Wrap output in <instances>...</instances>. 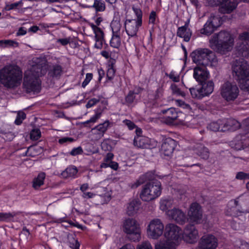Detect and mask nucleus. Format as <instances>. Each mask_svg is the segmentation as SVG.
<instances>
[{"instance_id": "f257e3e1", "label": "nucleus", "mask_w": 249, "mask_h": 249, "mask_svg": "<svg viewBox=\"0 0 249 249\" xmlns=\"http://www.w3.org/2000/svg\"><path fill=\"white\" fill-rule=\"evenodd\" d=\"M51 77L57 76L61 72V68L58 65L50 68L45 58L34 57L30 62L29 67L25 71L23 86L28 92H38L40 90V81L39 77L46 73Z\"/></svg>"}, {"instance_id": "f03ea898", "label": "nucleus", "mask_w": 249, "mask_h": 249, "mask_svg": "<svg viewBox=\"0 0 249 249\" xmlns=\"http://www.w3.org/2000/svg\"><path fill=\"white\" fill-rule=\"evenodd\" d=\"M22 79V70L17 65H7L0 70V82L6 88L18 87Z\"/></svg>"}, {"instance_id": "7ed1b4c3", "label": "nucleus", "mask_w": 249, "mask_h": 249, "mask_svg": "<svg viewBox=\"0 0 249 249\" xmlns=\"http://www.w3.org/2000/svg\"><path fill=\"white\" fill-rule=\"evenodd\" d=\"M211 48L221 53L230 51L233 45V38L230 33L220 32L213 35L209 40Z\"/></svg>"}, {"instance_id": "20e7f679", "label": "nucleus", "mask_w": 249, "mask_h": 249, "mask_svg": "<svg viewBox=\"0 0 249 249\" xmlns=\"http://www.w3.org/2000/svg\"><path fill=\"white\" fill-rule=\"evenodd\" d=\"M232 72L241 89L249 91V66L247 62L235 61L232 65Z\"/></svg>"}, {"instance_id": "39448f33", "label": "nucleus", "mask_w": 249, "mask_h": 249, "mask_svg": "<svg viewBox=\"0 0 249 249\" xmlns=\"http://www.w3.org/2000/svg\"><path fill=\"white\" fill-rule=\"evenodd\" d=\"M161 184L159 181H151L145 184L141 191L140 197L144 201L153 200L160 196Z\"/></svg>"}, {"instance_id": "423d86ee", "label": "nucleus", "mask_w": 249, "mask_h": 249, "mask_svg": "<svg viewBox=\"0 0 249 249\" xmlns=\"http://www.w3.org/2000/svg\"><path fill=\"white\" fill-rule=\"evenodd\" d=\"M191 56L194 63L202 66H212L216 62L213 53L206 49L194 51Z\"/></svg>"}, {"instance_id": "0eeeda50", "label": "nucleus", "mask_w": 249, "mask_h": 249, "mask_svg": "<svg viewBox=\"0 0 249 249\" xmlns=\"http://www.w3.org/2000/svg\"><path fill=\"white\" fill-rule=\"evenodd\" d=\"M111 191L108 187H98L95 192H87L82 194V196L85 199L93 198L97 196L98 201L96 204H104L107 203L111 199Z\"/></svg>"}, {"instance_id": "6e6552de", "label": "nucleus", "mask_w": 249, "mask_h": 249, "mask_svg": "<svg viewBox=\"0 0 249 249\" xmlns=\"http://www.w3.org/2000/svg\"><path fill=\"white\" fill-rule=\"evenodd\" d=\"M164 229V224L160 219L154 218L147 225V236L149 239L157 240L163 234Z\"/></svg>"}, {"instance_id": "1a4fd4ad", "label": "nucleus", "mask_w": 249, "mask_h": 249, "mask_svg": "<svg viewBox=\"0 0 249 249\" xmlns=\"http://www.w3.org/2000/svg\"><path fill=\"white\" fill-rule=\"evenodd\" d=\"M124 231L129 235L133 241H138L141 238V229L137 221L133 218L125 219L123 224Z\"/></svg>"}, {"instance_id": "9d476101", "label": "nucleus", "mask_w": 249, "mask_h": 249, "mask_svg": "<svg viewBox=\"0 0 249 249\" xmlns=\"http://www.w3.org/2000/svg\"><path fill=\"white\" fill-rule=\"evenodd\" d=\"M220 92L224 100L230 102L235 100L238 97L239 89L235 83L227 81L221 86Z\"/></svg>"}, {"instance_id": "9b49d317", "label": "nucleus", "mask_w": 249, "mask_h": 249, "mask_svg": "<svg viewBox=\"0 0 249 249\" xmlns=\"http://www.w3.org/2000/svg\"><path fill=\"white\" fill-rule=\"evenodd\" d=\"M164 238L178 246L181 240L182 229L173 223L165 225L163 233Z\"/></svg>"}, {"instance_id": "f8f14e48", "label": "nucleus", "mask_w": 249, "mask_h": 249, "mask_svg": "<svg viewBox=\"0 0 249 249\" xmlns=\"http://www.w3.org/2000/svg\"><path fill=\"white\" fill-rule=\"evenodd\" d=\"M187 221L191 225H198L202 223L203 211L198 203L194 202L190 206L187 212Z\"/></svg>"}, {"instance_id": "ddd939ff", "label": "nucleus", "mask_w": 249, "mask_h": 249, "mask_svg": "<svg viewBox=\"0 0 249 249\" xmlns=\"http://www.w3.org/2000/svg\"><path fill=\"white\" fill-rule=\"evenodd\" d=\"M217 246V238L212 233H207L200 237L195 249H216Z\"/></svg>"}, {"instance_id": "4468645a", "label": "nucleus", "mask_w": 249, "mask_h": 249, "mask_svg": "<svg viewBox=\"0 0 249 249\" xmlns=\"http://www.w3.org/2000/svg\"><path fill=\"white\" fill-rule=\"evenodd\" d=\"M212 6L219 5V11L222 13H230L234 10L237 2L234 0H206Z\"/></svg>"}, {"instance_id": "2eb2a0df", "label": "nucleus", "mask_w": 249, "mask_h": 249, "mask_svg": "<svg viewBox=\"0 0 249 249\" xmlns=\"http://www.w3.org/2000/svg\"><path fill=\"white\" fill-rule=\"evenodd\" d=\"M195 225H187L182 232L181 238L187 243L194 244L199 239V231Z\"/></svg>"}, {"instance_id": "dca6fc26", "label": "nucleus", "mask_w": 249, "mask_h": 249, "mask_svg": "<svg viewBox=\"0 0 249 249\" xmlns=\"http://www.w3.org/2000/svg\"><path fill=\"white\" fill-rule=\"evenodd\" d=\"M142 23L133 19H125L124 21V27L128 36H136L140 27L142 25Z\"/></svg>"}, {"instance_id": "f3484780", "label": "nucleus", "mask_w": 249, "mask_h": 249, "mask_svg": "<svg viewBox=\"0 0 249 249\" xmlns=\"http://www.w3.org/2000/svg\"><path fill=\"white\" fill-rule=\"evenodd\" d=\"M247 212L246 211L240 209L238 202L236 199L230 200L225 210V213L227 215L233 217L242 216Z\"/></svg>"}, {"instance_id": "a211bd4d", "label": "nucleus", "mask_w": 249, "mask_h": 249, "mask_svg": "<svg viewBox=\"0 0 249 249\" xmlns=\"http://www.w3.org/2000/svg\"><path fill=\"white\" fill-rule=\"evenodd\" d=\"M167 215L169 219L180 225H183L186 222L185 213L178 208H175L168 210L167 212Z\"/></svg>"}, {"instance_id": "6ab92c4d", "label": "nucleus", "mask_w": 249, "mask_h": 249, "mask_svg": "<svg viewBox=\"0 0 249 249\" xmlns=\"http://www.w3.org/2000/svg\"><path fill=\"white\" fill-rule=\"evenodd\" d=\"M89 26L94 34V40L95 41L94 47L100 49L102 48L105 42L104 31L102 29L97 25H95L93 23H90Z\"/></svg>"}, {"instance_id": "aec40b11", "label": "nucleus", "mask_w": 249, "mask_h": 249, "mask_svg": "<svg viewBox=\"0 0 249 249\" xmlns=\"http://www.w3.org/2000/svg\"><path fill=\"white\" fill-rule=\"evenodd\" d=\"M157 142L145 136H136L134 138L135 146L142 148H151L156 146Z\"/></svg>"}, {"instance_id": "412c9836", "label": "nucleus", "mask_w": 249, "mask_h": 249, "mask_svg": "<svg viewBox=\"0 0 249 249\" xmlns=\"http://www.w3.org/2000/svg\"><path fill=\"white\" fill-rule=\"evenodd\" d=\"M239 39L242 43V45L239 47V50L242 53L243 55H249V32H244L240 34Z\"/></svg>"}, {"instance_id": "4be33fe9", "label": "nucleus", "mask_w": 249, "mask_h": 249, "mask_svg": "<svg viewBox=\"0 0 249 249\" xmlns=\"http://www.w3.org/2000/svg\"><path fill=\"white\" fill-rule=\"evenodd\" d=\"M206 66H197L194 68L193 76L197 81L202 82L209 78V73L207 71Z\"/></svg>"}, {"instance_id": "5701e85b", "label": "nucleus", "mask_w": 249, "mask_h": 249, "mask_svg": "<svg viewBox=\"0 0 249 249\" xmlns=\"http://www.w3.org/2000/svg\"><path fill=\"white\" fill-rule=\"evenodd\" d=\"M141 203L138 199L131 200L126 206V213L129 215H133L136 214L141 209Z\"/></svg>"}, {"instance_id": "b1692460", "label": "nucleus", "mask_w": 249, "mask_h": 249, "mask_svg": "<svg viewBox=\"0 0 249 249\" xmlns=\"http://www.w3.org/2000/svg\"><path fill=\"white\" fill-rule=\"evenodd\" d=\"M223 123L224 124V128H222L223 131H234L241 126L239 122L233 119H223Z\"/></svg>"}, {"instance_id": "393cba45", "label": "nucleus", "mask_w": 249, "mask_h": 249, "mask_svg": "<svg viewBox=\"0 0 249 249\" xmlns=\"http://www.w3.org/2000/svg\"><path fill=\"white\" fill-rule=\"evenodd\" d=\"M177 246L175 244L164 238L155 243L154 249H176Z\"/></svg>"}, {"instance_id": "a878e982", "label": "nucleus", "mask_w": 249, "mask_h": 249, "mask_svg": "<svg viewBox=\"0 0 249 249\" xmlns=\"http://www.w3.org/2000/svg\"><path fill=\"white\" fill-rule=\"evenodd\" d=\"M174 141L171 139H167L161 145V151L165 156H170L174 150Z\"/></svg>"}, {"instance_id": "bb28decb", "label": "nucleus", "mask_w": 249, "mask_h": 249, "mask_svg": "<svg viewBox=\"0 0 249 249\" xmlns=\"http://www.w3.org/2000/svg\"><path fill=\"white\" fill-rule=\"evenodd\" d=\"M178 111L175 108H170L163 111V113L165 114L164 122L167 124H172L177 119Z\"/></svg>"}, {"instance_id": "cd10ccee", "label": "nucleus", "mask_w": 249, "mask_h": 249, "mask_svg": "<svg viewBox=\"0 0 249 249\" xmlns=\"http://www.w3.org/2000/svg\"><path fill=\"white\" fill-rule=\"evenodd\" d=\"M192 31L189 28L181 26L178 29L177 36L179 37L183 38L186 42H188L192 36Z\"/></svg>"}, {"instance_id": "c85d7f7f", "label": "nucleus", "mask_w": 249, "mask_h": 249, "mask_svg": "<svg viewBox=\"0 0 249 249\" xmlns=\"http://www.w3.org/2000/svg\"><path fill=\"white\" fill-rule=\"evenodd\" d=\"M174 204L173 199L169 197H162L160 201V209L166 212L167 213V212L169 210V209Z\"/></svg>"}, {"instance_id": "c756f323", "label": "nucleus", "mask_w": 249, "mask_h": 249, "mask_svg": "<svg viewBox=\"0 0 249 249\" xmlns=\"http://www.w3.org/2000/svg\"><path fill=\"white\" fill-rule=\"evenodd\" d=\"M110 27L113 35H122L124 33V29L119 19H114L111 22Z\"/></svg>"}, {"instance_id": "7c9ffc66", "label": "nucleus", "mask_w": 249, "mask_h": 249, "mask_svg": "<svg viewBox=\"0 0 249 249\" xmlns=\"http://www.w3.org/2000/svg\"><path fill=\"white\" fill-rule=\"evenodd\" d=\"M78 170L77 168L74 166L68 167L64 171L61 175L64 178H76L77 176Z\"/></svg>"}, {"instance_id": "2f4dec72", "label": "nucleus", "mask_w": 249, "mask_h": 249, "mask_svg": "<svg viewBox=\"0 0 249 249\" xmlns=\"http://www.w3.org/2000/svg\"><path fill=\"white\" fill-rule=\"evenodd\" d=\"M245 136L237 137L231 143V145L235 149L240 150L244 148L246 144L245 143Z\"/></svg>"}, {"instance_id": "473e14b6", "label": "nucleus", "mask_w": 249, "mask_h": 249, "mask_svg": "<svg viewBox=\"0 0 249 249\" xmlns=\"http://www.w3.org/2000/svg\"><path fill=\"white\" fill-rule=\"evenodd\" d=\"M200 87L204 97L213 92L214 89V83L212 81H208L203 83Z\"/></svg>"}, {"instance_id": "72a5a7b5", "label": "nucleus", "mask_w": 249, "mask_h": 249, "mask_svg": "<svg viewBox=\"0 0 249 249\" xmlns=\"http://www.w3.org/2000/svg\"><path fill=\"white\" fill-rule=\"evenodd\" d=\"M193 151L202 159H206L209 157V153L208 149L202 144H197Z\"/></svg>"}, {"instance_id": "f704fd0d", "label": "nucleus", "mask_w": 249, "mask_h": 249, "mask_svg": "<svg viewBox=\"0 0 249 249\" xmlns=\"http://www.w3.org/2000/svg\"><path fill=\"white\" fill-rule=\"evenodd\" d=\"M109 124L110 122L109 121L107 120L105 121L103 123L100 124L96 126L95 127L92 128V130L97 131L98 134L103 136L104 134L109 127Z\"/></svg>"}, {"instance_id": "c9c22d12", "label": "nucleus", "mask_w": 249, "mask_h": 249, "mask_svg": "<svg viewBox=\"0 0 249 249\" xmlns=\"http://www.w3.org/2000/svg\"><path fill=\"white\" fill-rule=\"evenodd\" d=\"M25 0H20L14 3H6L5 9L7 11L19 10L23 5Z\"/></svg>"}, {"instance_id": "e433bc0d", "label": "nucleus", "mask_w": 249, "mask_h": 249, "mask_svg": "<svg viewBox=\"0 0 249 249\" xmlns=\"http://www.w3.org/2000/svg\"><path fill=\"white\" fill-rule=\"evenodd\" d=\"M208 22L216 29L222 24L221 18L217 14H212L208 18Z\"/></svg>"}, {"instance_id": "4c0bfd02", "label": "nucleus", "mask_w": 249, "mask_h": 249, "mask_svg": "<svg viewBox=\"0 0 249 249\" xmlns=\"http://www.w3.org/2000/svg\"><path fill=\"white\" fill-rule=\"evenodd\" d=\"M45 178V174L43 172L40 173L37 177L35 178L33 181V187L35 189H38L44 184Z\"/></svg>"}, {"instance_id": "58836bf2", "label": "nucleus", "mask_w": 249, "mask_h": 249, "mask_svg": "<svg viewBox=\"0 0 249 249\" xmlns=\"http://www.w3.org/2000/svg\"><path fill=\"white\" fill-rule=\"evenodd\" d=\"M216 28L213 27L211 24L207 21L204 25L203 27L200 30L201 34L209 36L212 34Z\"/></svg>"}, {"instance_id": "ea45409f", "label": "nucleus", "mask_w": 249, "mask_h": 249, "mask_svg": "<svg viewBox=\"0 0 249 249\" xmlns=\"http://www.w3.org/2000/svg\"><path fill=\"white\" fill-rule=\"evenodd\" d=\"M209 128L213 131H222V128H224L223 120H218L217 122H214L210 123L208 126Z\"/></svg>"}, {"instance_id": "a19ab883", "label": "nucleus", "mask_w": 249, "mask_h": 249, "mask_svg": "<svg viewBox=\"0 0 249 249\" xmlns=\"http://www.w3.org/2000/svg\"><path fill=\"white\" fill-rule=\"evenodd\" d=\"M18 46V43L13 40H0V47L2 48L16 47Z\"/></svg>"}, {"instance_id": "79ce46f5", "label": "nucleus", "mask_w": 249, "mask_h": 249, "mask_svg": "<svg viewBox=\"0 0 249 249\" xmlns=\"http://www.w3.org/2000/svg\"><path fill=\"white\" fill-rule=\"evenodd\" d=\"M122 35H113L110 41L111 46L114 48H118L121 45V36Z\"/></svg>"}, {"instance_id": "37998d69", "label": "nucleus", "mask_w": 249, "mask_h": 249, "mask_svg": "<svg viewBox=\"0 0 249 249\" xmlns=\"http://www.w3.org/2000/svg\"><path fill=\"white\" fill-rule=\"evenodd\" d=\"M190 91L193 98L201 99L204 97L200 87L190 88Z\"/></svg>"}, {"instance_id": "c03bdc74", "label": "nucleus", "mask_w": 249, "mask_h": 249, "mask_svg": "<svg viewBox=\"0 0 249 249\" xmlns=\"http://www.w3.org/2000/svg\"><path fill=\"white\" fill-rule=\"evenodd\" d=\"M15 215V213H0V221H10L13 219Z\"/></svg>"}, {"instance_id": "a18cd8bd", "label": "nucleus", "mask_w": 249, "mask_h": 249, "mask_svg": "<svg viewBox=\"0 0 249 249\" xmlns=\"http://www.w3.org/2000/svg\"><path fill=\"white\" fill-rule=\"evenodd\" d=\"M95 114L93 115L89 120L84 122L83 124H88L89 123L94 124L102 116V112L98 110L95 111Z\"/></svg>"}, {"instance_id": "49530a36", "label": "nucleus", "mask_w": 249, "mask_h": 249, "mask_svg": "<svg viewBox=\"0 0 249 249\" xmlns=\"http://www.w3.org/2000/svg\"><path fill=\"white\" fill-rule=\"evenodd\" d=\"M132 9L134 14L136 17V18H135L134 19L142 22V12L141 9L138 6H136L135 5L132 6Z\"/></svg>"}, {"instance_id": "de8ad7c7", "label": "nucleus", "mask_w": 249, "mask_h": 249, "mask_svg": "<svg viewBox=\"0 0 249 249\" xmlns=\"http://www.w3.org/2000/svg\"><path fill=\"white\" fill-rule=\"evenodd\" d=\"M234 247L235 249H249V244L245 241L239 240L236 241Z\"/></svg>"}, {"instance_id": "09e8293b", "label": "nucleus", "mask_w": 249, "mask_h": 249, "mask_svg": "<svg viewBox=\"0 0 249 249\" xmlns=\"http://www.w3.org/2000/svg\"><path fill=\"white\" fill-rule=\"evenodd\" d=\"M93 6L98 11H103L105 9V4L101 0H95Z\"/></svg>"}, {"instance_id": "8fccbe9b", "label": "nucleus", "mask_w": 249, "mask_h": 249, "mask_svg": "<svg viewBox=\"0 0 249 249\" xmlns=\"http://www.w3.org/2000/svg\"><path fill=\"white\" fill-rule=\"evenodd\" d=\"M136 249H153V247L148 241H144L137 246Z\"/></svg>"}, {"instance_id": "3c124183", "label": "nucleus", "mask_w": 249, "mask_h": 249, "mask_svg": "<svg viewBox=\"0 0 249 249\" xmlns=\"http://www.w3.org/2000/svg\"><path fill=\"white\" fill-rule=\"evenodd\" d=\"M41 137L40 131L38 129H33L30 133V138L33 140H37Z\"/></svg>"}, {"instance_id": "603ef678", "label": "nucleus", "mask_w": 249, "mask_h": 249, "mask_svg": "<svg viewBox=\"0 0 249 249\" xmlns=\"http://www.w3.org/2000/svg\"><path fill=\"white\" fill-rule=\"evenodd\" d=\"M115 71L112 65H109L108 67L107 71V77L108 80H112L115 75Z\"/></svg>"}, {"instance_id": "864d4df0", "label": "nucleus", "mask_w": 249, "mask_h": 249, "mask_svg": "<svg viewBox=\"0 0 249 249\" xmlns=\"http://www.w3.org/2000/svg\"><path fill=\"white\" fill-rule=\"evenodd\" d=\"M26 114L23 112H19L17 116V118L15 121L16 124L19 125L21 124L22 121L25 119Z\"/></svg>"}, {"instance_id": "5fc2aeb1", "label": "nucleus", "mask_w": 249, "mask_h": 249, "mask_svg": "<svg viewBox=\"0 0 249 249\" xmlns=\"http://www.w3.org/2000/svg\"><path fill=\"white\" fill-rule=\"evenodd\" d=\"M101 168H107L110 167L114 170H117L118 167V164L117 162L111 161L109 163H102L100 165Z\"/></svg>"}, {"instance_id": "6e6d98bb", "label": "nucleus", "mask_w": 249, "mask_h": 249, "mask_svg": "<svg viewBox=\"0 0 249 249\" xmlns=\"http://www.w3.org/2000/svg\"><path fill=\"white\" fill-rule=\"evenodd\" d=\"M235 178L239 180L249 179V173L239 172L236 174Z\"/></svg>"}, {"instance_id": "4d7b16f0", "label": "nucleus", "mask_w": 249, "mask_h": 249, "mask_svg": "<svg viewBox=\"0 0 249 249\" xmlns=\"http://www.w3.org/2000/svg\"><path fill=\"white\" fill-rule=\"evenodd\" d=\"M168 76L174 82H177L179 81L180 77L179 73L175 71H171Z\"/></svg>"}, {"instance_id": "13d9d810", "label": "nucleus", "mask_w": 249, "mask_h": 249, "mask_svg": "<svg viewBox=\"0 0 249 249\" xmlns=\"http://www.w3.org/2000/svg\"><path fill=\"white\" fill-rule=\"evenodd\" d=\"M171 89L173 93L175 94L181 95L182 96H184L185 95L184 93L181 91V90L175 84H172L171 86Z\"/></svg>"}, {"instance_id": "bf43d9fd", "label": "nucleus", "mask_w": 249, "mask_h": 249, "mask_svg": "<svg viewBox=\"0 0 249 249\" xmlns=\"http://www.w3.org/2000/svg\"><path fill=\"white\" fill-rule=\"evenodd\" d=\"M157 19V16L156 12L152 11L149 15V23L154 25L156 23Z\"/></svg>"}, {"instance_id": "052dcab7", "label": "nucleus", "mask_w": 249, "mask_h": 249, "mask_svg": "<svg viewBox=\"0 0 249 249\" xmlns=\"http://www.w3.org/2000/svg\"><path fill=\"white\" fill-rule=\"evenodd\" d=\"M186 117V115L184 113L181 111H178V115H177V119L176 121H177L180 124H183L185 120Z\"/></svg>"}, {"instance_id": "680f3d73", "label": "nucleus", "mask_w": 249, "mask_h": 249, "mask_svg": "<svg viewBox=\"0 0 249 249\" xmlns=\"http://www.w3.org/2000/svg\"><path fill=\"white\" fill-rule=\"evenodd\" d=\"M92 74L91 73H88L86 74V78L82 84V86L85 88L91 81L92 78Z\"/></svg>"}, {"instance_id": "e2e57ef3", "label": "nucleus", "mask_w": 249, "mask_h": 249, "mask_svg": "<svg viewBox=\"0 0 249 249\" xmlns=\"http://www.w3.org/2000/svg\"><path fill=\"white\" fill-rule=\"evenodd\" d=\"M176 104L183 108L187 109H190V107L188 104H186L184 101L180 100H176L175 101Z\"/></svg>"}, {"instance_id": "0e129e2a", "label": "nucleus", "mask_w": 249, "mask_h": 249, "mask_svg": "<svg viewBox=\"0 0 249 249\" xmlns=\"http://www.w3.org/2000/svg\"><path fill=\"white\" fill-rule=\"evenodd\" d=\"M135 98V93L134 91H130L126 97V101L129 103H132Z\"/></svg>"}, {"instance_id": "69168bd1", "label": "nucleus", "mask_w": 249, "mask_h": 249, "mask_svg": "<svg viewBox=\"0 0 249 249\" xmlns=\"http://www.w3.org/2000/svg\"><path fill=\"white\" fill-rule=\"evenodd\" d=\"M101 148L104 151H109L111 148V146L108 143V141L105 140L101 143Z\"/></svg>"}, {"instance_id": "338daca9", "label": "nucleus", "mask_w": 249, "mask_h": 249, "mask_svg": "<svg viewBox=\"0 0 249 249\" xmlns=\"http://www.w3.org/2000/svg\"><path fill=\"white\" fill-rule=\"evenodd\" d=\"M213 227V224L210 221L205 222L203 224V229L206 230L207 231H212Z\"/></svg>"}, {"instance_id": "774afa93", "label": "nucleus", "mask_w": 249, "mask_h": 249, "mask_svg": "<svg viewBox=\"0 0 249 249\" xmlns=\"http://www.w3.org/2000/svg\"><path fill=\"white\" fill-rule=\"evenodd\" d=\"M123 123L126 125L130 130H132L135 128V124L130 120H125L123 121Z\"/></svg>"}]
</instances>
